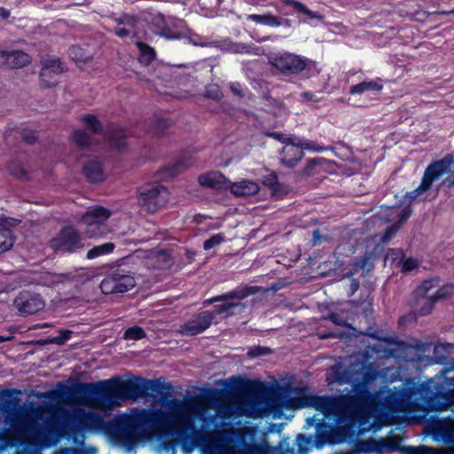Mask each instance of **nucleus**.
<instances>
[{"mask_svg": "<svg viewBox=\"0 0 454 454\" xmlns=\"http://www.w3.org/2000/svg\"><path fill=\"white\" fill-rule=\"evenodd\" d=\"M204 411L199 401L176 397L164 402L160 409H136L109 420L82 407H54L41 424V448L55 445L67 435L98 431L130 450L148 429H152L185 443L206 447L215 454L225 453L230 438L224 431L209 432L196 427V419L201 418Z\"/></svg>", "mask_w": 454, "mask_h": 454, "instance_id": "1", "label": "nucleus"}, {"mask_svg": "<svg viewBox=\"0 0 454 454\" xmlns=\"http://www.w3.org/2000/svg\"><path fill=\"white\" fill-rule=\"evenodd\" d=\"M373 340L394 344L389 348L380 345H367L363 350L348 356V366L337 363L328 369H415L439 364L442 369H454V343L423 341L413 339L411 343L398 340L395 337H380L377 331L365 333Z\"/></svg>", "mask_w": 454, "mask_h": 454, "instance_id": "2", "label": "nucleus"}, {"mask_svg": "<svg viewBox=\"0 0 454 454\" xmlns=\"http://www.w3.org/2000/svg\"><path fill=\"white\" fill-rule=\"evenodd\" d=\"M354 372L364 371H333V373L326 377L328 385L334 382L340 385L351 383L353 393L337 395L334 400L326 404V409L318 410L325 416H333L335 427L327 430L325 424L317 425V449L322 448L326 442H343L351 438L356 429L358 434H364L371 430L377 432L381 428V425L370 422L373 412V396L364 382L353 381Z\"/></svg>", "mask_w": 454, "mask_h": 454, "instance_id": "3", "label": "nucleus"}, {"mask_svg": "<svg viewBox=\"0 0 454 454\" xmlns=\"http://www.w3.org/2000/svg\"><path fill=\"white\" fill-rule=\"evenodd\" d=\"M153 381L132 376L121 380L116 376L96 384H84L83 388L90 397L89 405L102 411H111L127 400L137 401L147 396Z\"/></svg>", "mask_w": 454, "mask_h": 454, "instance_id": "4", "label": "nucleus"}, {"mask_svg": "<svg viewBox=\"0 0 454 454\" xmlns=\"http://www.w3.org/2000/svg\"><path fill=\"white\" fill-rule=\"evenodd\" d=\"M373 412L372 418L374 422L381 427L387 424L389 415L398 413H412L417 411L418 404L411 401L410 392L404 388L400 390L387 389L386 391L373 394Z\"/></svg>", "mask_w": 454, "mask_h": 454, "instance_id": "5", "label": "nucleus"}, {"mask_svg": "<svg viewBox=\"0 0 454 454\" xmlns=\"http://www.w3.org/2000/svg\"><path fill=\"white\" fill-rule=\"evenodd\" d=\"M446 176L441 183L448 188L454 186V156L447 154L440 160H433L426 168L420 184L413 191L407 192L404 198L413 203L420 195L427 192L433 184Z\"/></svg>", "mask_w": 454, "mask_h": 454, "instance_id": "6", "label": "nucleus"}, {"mask_svg": "<svg viewBox=\"0 0 454 454\" xmlns=\"http://www.w3.org/2000/svg\"><path fill=\"white\" fill-rule=\"evenodd\" d=\"M307 386L294 387L290 383L279 386L277 398L280 404L286 409L314 408L317 411L326 409V404L335 399V395H309Z\"/></svg>", "mask_w": 454, "mask_h": 454, "instance_id": "7", "label": "nucleus"}, {"mask_svg": "<svg viewBox=\"0 0 454 454\" xmlns=\"http://www.w3.org/2000/svg\"><path fill=\"white\" fill-rule=\"evenodd\" d=\"M262 287L257 286H240L229 292L222 294L221 296H226L227 299L220 301L213 306V309L207 310L211 316V321L217 323L219 320L227 319L237 315L247 308L243 300L250 295L256 294Z\"/></svg>", "mask_w": 454, "mask_h": 454, "instance_id": "8", "label": "nucleus"}, {"mask_svg": "<svg viewBox=\"0 0 454 454\" xmlns=\"http://www.w3.org/2000/svg\"><path fill=\"white\" fill-rule=\"evenodd\" d=\"M270 63L278 74L285 76L301 75L309 79L320 74L315 61L294 53H283L270 59Z\"/></svg>", "mask_w": 454, "mask_h": 454, "instance_id": "9", "label": "nucleus"}, {"mask_svg": "<svg viewBox=\"0 0 454 454\" xmlns=\"http://www.w3.org/2000/svg\"><path fill=\"white\" fill-rule=\"evenodd\" d=\"M150 23L153 32L166 39H181L188 34L185 21L173 16L157 13L152 16Z\"/></svg>", "mask_w": 454, "mask_h": 454, "instance_id": "10", "label": "nucleus"}, {"mask_svg": "<svg viewBox=\"0 0 454 454\" xmlns=\"http://www.w3.org/2000/svg\"><path fill=\"white\" fill-rule=\"evenodd\" d=\"M136 286L135 278L129 271L116 268L106 273L100 282L101 292L107 294H124Z\"/></svg>", "mask_w": 454, "mask_h": 454, "instance_id": "11", "label": "nucleus"}, {"mask_svg": "<svg viewBox=\"0 0 454 454\" xmlns=\"http://www.w3.org/2000/svg\"><path fill=\"white\" fill-rule=\"evenodd\" d=\"M168 200V191L163 185H149L138 190L137 202L147 213H154Z\"/></svg>", "mask_w": 454, "mask_h": 454, "instance_id": "12", "label": "nucleus"}, {"mask_svg": "<svg viewBox=\"0 0 454 454\" xmlns=\"http://www.w3.org/2000/svg\"><path fill=\"white\" fill-rule=\"evenodd\" d=\"M324 318L331 321L336 325L345 326L346 328L337 331L317 330V336L319 340L339 339L349 346L356 339L357 335L356 328L351 325L347 324L338 313L330 312L324 316Z\"/></svg>", "mask_w": 454, "mask_h": 454, "instance_id": "13", "label": "nucleus"}, {"mask_svg": "<svg viewBox=\"0 0 454 454\" xmlns=\"http://www.w3.org/2000/svg\"><path fill=\"white\" fill-rule=\"evenodd\" d=\"M50 247L54 251L74 253L83 247L80 233L73 226L63 227L59 234L51 239Z\"/></svg>", "mask_w": 454, "mask_h": 454, "instance_id": "14", "label": "nucleus"}, {"mask_svg": "<svg viewBox=\"0 0 454 454\" xmlns=\"http://www.w3.org/2000/svg\"><path fill=\"white\" fill-rule=\"evenodd\" d=\"M399 450V441L397 439L380 438V440L374 438H368L367 440H358L355 442V450L353 453L356 454H385L387 452H394Z\"/></svg>", "mask_w": 454, "mask_h": 454, "instance_id": "15", "label": "nucleus"}, {"mask_svg": "<svg viewBox=\"0 0 454 454\" xmlns=\"http://www.w3.org/2000/svg\"><path fill=\"white\" fill-rule=\"evenodd\" d=\"M13 305L22 316H28L42 310L45 305L43 297L29 290H22L15 297Z\"/></svg>", "mask_w": 454, "mask_h": 454, "instance_id": "16", "label": "nucleus"}, {"mask_svg": "<svg viewBox=\"0 0 454 454\" xmlns=\"http://www.w3.org/2000/svg\"><path fill=\"white\" fill-rule=\"evenodd\" d=\"M213 322L209 312L203 310L195 313L180 325V332L184 336H197L207 330Z\"/></svg>", "mask_w": 454, "mask_h": 454, "instance_id": "17", "label": "nucleus"}, {"mask_svg": "<svg viewBox=\"0 0 454 454\" xmlns=\"http://www.w3.org/2000/svg\"><path fill=\"white\" fill-rule=\"evenodd\" d=\"M63 73L62 62L59 59H47L40 72V86L49 89L59 83V76Z\"/></svg>", "mask_w": 454, "mask_h": 454, "instance_id": "18", "label": "nucleus"}, {"mask_svg": "<svg viewBox=\"0 0 454 454\" xmlns=\"http://www.w3.org/2000/svg\"><path fill=\"white\" fill-rule=\"evenodd\" d=\"M103 137L114 150L123 153L128 149L127 135L121 126L108 125L103 132Z\"/></svg>", "mask_w": 454, "mask_h": 454, "instance_id": "19", "label": "nucleus"}, {"mask_svg": "<svg viewBox=\"0 0 454 454\" xmlns=\"http://www.w3.org/2000/svg\"><path fill=\"white\" fill-rule=\"evenodd\" d=\"M30 61V56L23 51H0V67L17 69L27 66Z\"/></svg>", "mask_w": 454, "mask_h": 454, "instance_id": "20", "label": "nucleus"}, {"mask_svg": "<svg viewBox=\"0 0 454 454\" xmlns=\"http://www.w3.org/2000/svg\"><path fill=\"white\" fill-rule=\"evenodd\" d=\"M454 403V390L445 393H434L426 402L428 411H447Z\"/></svg>", "mask_w": 454, "mask_h": 454, "instance_id": "21", "label": "nucleus"}, {"mask_svg": "<svg viewBox=\"0 0 454 454\" xmlns=\"http://www.w3.org/2000/svg\"><path fill=\"white\" fill-rule=\"evenodd\" d=\"M111 216V211L102 206L90 207L82 215V223L86 226L95 227L97 223H106Z\"/></svg>", "mask_w": 454, "mask_h": 454, "instance_id": "22", "label": "nucleus"}, {"mask_svg": "<svg viewBox=\"0 0 454 454\" xmlns=\"http://www.w3.org/2000/svg\"><path fill=\"white\" fill-rule=\"evenodd\" d=\"M82 174L91 184L102 183L106 179L105 170L100 161L93 160L84 162Z\"/></svg>", "mask_w": 454, "mask_h": 454, "instance_id": "23", "label": "nucleus"}, {"mask_svg": "<svg viewBox=\"0 0 454 454\" xmlns=\"http://www.w3.org/2000/svg\"><path fill=\"white\" fill-rule=\"evenodd\" d=\"M304 150L303 146H284L280 153L281 164L289 168H295L303 158Z\"/></svg>", "mask_w": 454, "mask_h": 454, "instance_id": "24", "label": "nucleus"}, {"mask_svg": "<svg viewBox=\"0 0 454 454\" xmlns=\"http://www.w3.org/2000/svg\"><path fill=\"white\" fill-rule=\"evenodd\" d=\"M198 182L201 186L212 189H220L225 187L228 183L226 176L221 172L213 171L200 175Z\"/></svg>", "mask_w": 454, "mask_h": 454, "instance_id": "25", "label": "nucleus"}, {"mask_svg": "<svg viewBox=\"0 0 454 454\" xmlns=\"http://www.w3.org/2000/svg\"><path fill=\"white\" fill-rule=\"evenodd\" d=\"M434 427L446 442L454 444V423L442 420L437 421ZM446 454H454V445L447 450Z\"/></svg>", "mask_w": 454, "mask_h": 454, "instance_id": "26", "label": "nucleus"}, {"mask_svg": "<svg viewBox=\"0 0 454 454\" xmlns=\"http://www.w3.org/2000/svg\"><path fill=\"white\" fill-rule=\"evenodd\" d=\"M235 403L242 405L240 408L241 413H247L248 408L252 406L254 403H256L258 399V392L255 388H244L240 391L239 395L234 397Z\"/></svg>", "mask_w": 454, "mask_h": 454, "instance_id": "27", "label": "nucleus"}, {"mask_svg": "<svg viewBox=\"0 0 454 454\" xmlns=\"http://www.w3.org/2000/svg\"><path fill=\"white\" fill-rule=\"evenodd\" d=\"M192 163L191 157L183 156L174 164L164 167L160 173L166 176L174 177L185 171Z\"/></svg>", "mask_w": 454, "mask_h": 454, "instance_id": "28", "label": "nucleus"}, {"mask_svg": "<svg viewBox=\"0 0 454 454\" xmlns=\"http://www.w3.org/2000/svg\"><path fill=\"white\" fill-rule=\"evenodd\" d=\"M248 20L254 21L257 24L278 27L283 26L284 24H288L289 20L286 19H281L279 17L274 16L272 14H251L248 16Z\"/></svg>", "mask_w": 454, "mask_h": 454, "instance_id": "29", "label": "nucleus"}, {"mask_svg": "<svg viewBox=\"0 0 454 454\" xmlns=\"http://www.w3.org/2000/svg\"><path fill=\"white\" fill-rule=\"evenodd\" d=\"M282 144H284L285 146H303V148L308 151L322 152L324 150L323 147L317 146L314 141L300 138L294 135H286Z\"/></svg>", "mask_w": 454, "mask_h": 454, "instance_id": "30", "label": "nucleus"}, {"mask_svg": "<svg viewBox=\"0 0 454 454\" xmlns=\"http://www.w3.org/2000/svg\"><path fill=\"white\" fill-rule=\"evenodd\" d=\"M286 6H290L296 13L305 15L308 20H322L323 16L317 12L309 9L304 4L297 0H283Z\"/></svg>", "mask_w": 454, "mask_h": 454, "instance_id": "31", "label": "nucleus"}, {"mask_svg": "<svg viewBox=\"0 0 454 454\" xmlns=\"http://www.w3.org/2000/svg\"><path fill=\"white\" fill-rule=\"evenodd\" d=\"M259 187L256 183L248 180H243L239 183H235L231 186V192L237 196H248L254 194L258 192Z\"/></svg>", "mask_w": 454, "mask_h": 454, "instance_id": "32", "label": "nucleus"}, {"mask_svg": "<svg viewBox=\"0 0 454 454\" xmlns=\"http://www.w3.org/2000/svg\"><path fill=\"white\" fill-rule=\"evenodd\" d=\"M262 184L271 191L274 196H279L286 192L284 184L278 181V176L274 172L263 176Z\"/></svg>", "mask_w": 454, "mask_h": 454, "instance_id": "33", "label": "nucleus"}, {"mask_svg": "<svg viewBox=\"0 0 454 454\" xmlns=\"http://www.w3.org/2000/svg\"><path fill=\"white\" fill-rule=\"evenodd\" d=\"M383 86L376 81H364L349 88V94L362 95L365 91H380Z\"/></svg>", "mask_w": 454, "mask_h": 454, "instance_id": "34", "label": "nucleus"}, {"mask_svg": "<svg viewBox=\"0 0 454 454\" xmlns=\"http://www.w3.org/2000/svg\"><path fill=\"white\" fill-rule=\"evenodd\" d=\"M71 138L77 147L90 150L91 137L84 129H77L74 130L71 135Z\"/></svg>", "mask_w": 454, "mask_h": 454, "instance_id": "35", "label": "nucleus"}, {"mask_svg": "<svg viewBox=\"0 0 454 454\" xmlns=\"http://www.w3.org/2000/svg\"><path fill=\"white\" fill-rule=\"evenodd\" d=\"M137 48L139 50V61L140 63L148 66L150 65L156 57V52L153 47L145 43H137Z\"/></svg>", "mask_w": 454, "mask_h": 454, "instance_id": "36", "label": "nucleus"}, {"mask_svg": "<svg viewBox=\"0 0 454 454\" xmlns=\"http://www.w3.org/2000/svg\"><path fill=\"white\" fill-rule=\"evenodd\" d=\"M15 241L12 231L9 228L0 226V254L10 250Z\"/></svg>", "mask_w": 454, "mask_h": 454, "instance_id": "37", "label": "nucleus"}, {"mask_svg": "<svg viewBox=\"0 0 454 454\" xmlns=\"http://www.w3.org/2000/svg\"><path fill=\"white\" fill-rule=\"evenodd\" d=\"M81 120L85 124L86 128L93 134H103V124L95 114H83Z\"/></svg>", "mask_w": 454, "mask_h": 454, "instance_id": "38", "label": "nucleus"}, {"mask_svg": "<svg viewBox=\"0 0 454 454\" xmlns=\"http://www.w3.org/2000/svg\"><path fill=\"white\" fill-rule=\"evenodd\" d=\"M9 174L17 179L22 181H28L30 179L28 172L24 166L16 160L11 161L7 166Z\"/></svg>", "mask_w": 454, "mask_h": 454, "instance_id": "39", "label": "nucleus"}, {"mask_svg": "<svg viewBox=\"0 0 454 454\" xmlns=\"http://www.w3.org/2000/svg\"><path fill=\"white\" fill-rule=\"evenodd\" d=\"M115 246L112 242H107L99 246H95L91 249H90L87 253V259H94L101 255L111 254Z\"/></svg>", "mask_w": 454, "mask_h": 454, "instance_id": "40", "label": "nucleus"}, {"mask_svg": "<svg viewBox=\"0 0 454 454\" xmlns=\"http://www.w3.org/2000/svg\"><path fill=\"white\" fill-rule=\"evenodd\" d=\"M440 278H431L425 279L421 282V284L415 289V295L418 298H424L427 296V293L433 289L434 287L439 285Z\"/></svg>", "mask_w": 454, "mask_h": 454, "instance_id": "41", "label": "nucleus"}, {"mask_svg": "<svg viewBox=\"0 0 454 454\" xmlns=\"http://www.w3.org/2000/svg\"><path fill=\"white\" fill-rule=\"evenodd\" d=\"M67 53L69 58L75 62H86L90 58V54L87 50L83 49L80 45L70 46Z\"/></svg>", "mask_w": 454, "mask_h": 454, "instance_id": "42", "label": "nucleus"}, {"mask_svg": "<svg viewBox=\"0 0 454 454\" xmlns=\"http://www.w3.org/2000/svg\"><path fill=\"white\" fill-rule=\"evenodd\" d=\"M118 26H125L137 31L139 23V18L134 14L123 13L119 18L115 19Z\"/></svg>", "mask_w": 454, "mask_h": 454, "instance_id": "43", "label": "nucleus"}, {"mask_svg": "<svg viewBox=\"0 0 454 454\" xmlns=\"http://www.w3.org/2000/svg\"><path fill=\"white\" fill-rule=\"evenodd\" d=\"M146 333L143 327L134 325L127 328L122 338L126 340H140L145 338Z\"/></svg>", "mask_w": 454, "mask_h": 454, "instance_id": "44", "label": "nucleus"}, {"mask_svg": "<svg viewBox=\"0 0 454 454\" xmlns=\"http://www.w3.org/2000/svg\"><path fill=\"white\" fill-rule=\"evenodd\" d=\"M95 225L96 226H93V228L91 226H86L85 234L87 237L90 239H98L104 237L108 231L106 223H97Z\"/></svg>", "mask_w": 454, "mask_h": 454, "instance_id": "45", "label": "nucleus"}, {"mask_svg": "<svg viewBox=\"0 0 454 454\" xmlns=\"http://www.w3.org/2000/svg\"><path fill=\"white\" fill-rule=\"evenodd\" d=\"M169 127L168 120L164 118H156L153 121L152 130L154 136L163 137Z\"/></svg>", "mask_w": 454, "mask_h": 454, "instance_id": "46", "label": "nucleus"}, {"mask_svg": "<svg viewBox=\"0 0 454 454\" xmlns=\"http://www.w3.org/2000/svg\"><path fill=\"white\" fill-rule=\"evenodd\" d=\"M454 293V286L447 284L440 288L431 296L436 302L440 300H447L452 296Z\"/></svg>", "mask_w": 454, "mask_h": 454, "instance_id": "47", "label": "nucleus"}, {"mask_svg": "<svg viewBox=\"0 0 454 454\" xmlns=\"http://www.w3.org/2000/svg\"><path fill=\"white\" fill-rule=\"evenodd\" d=\"M58 335L52 337L48 340L49 343H54L57 345H63L65 344L68 340L71 339L74 332L69 329H59L58 331Z\"/></svg>", "mask_w": 454, "mask_h": 454, "instance_id": "48", "label": "nucleus"}, {"mask_svg": "<svg viewBox=\"0 0 454 454\" xmlns=\"http://www.w3.org/2000/svg\"><path fill=\"white\" fill-rule=\"evenodd\" d=\"M296 444L298 447V454H308L311 445V437L299 434L296 436Z\"/></svg>", "mask_w": 454, "mask_h": 454, "instance_id": "49", "label": "nucleus"}, {"mask_svg": "<svg viewBox=\"0 0 454 454\" xmlns=\"http://www.w3.org/2000/svg\"><path fill=\"white\" fill-rule=\"evenodd\" d=\"M272 353V349L268 347L254 346L251 347L247 355L250 358H256L263 356H267Z\"/></svg>", "mask_w": 454, "mask_h": 454, "instance_id": "50", "label": "nucleus"}, {"mask_svg": "<svg viewBox=\"0 0 454 454\" xmlns=\"http://www.w3.org/2000/svg\"><path fill=\"white\" fill-rule=\"evenodd\" d=\"M224 241V236L223 233H217L212 235L209 239H206L203 244V248L205 250H210L215 247L220 245Z\"/></svg>", "mask_w": 454, "mask_h": 454, "instance_id": "51", "label": "nucleus"}, {"mask_svg": "<svg viewBox=\"0 0 454 454\" xmlns=\"http://www.w3.org/2000/svg\"><path fill=\"white\" fill-rule=\"evenodd\" d=\"M419 266L417 259L413 257L403 258L402 260L401 270L403 273L411 272Z\"/></svg>", "mask_w": 454, "mask_h": 454, "instance_id": "52", "label": "nucleus"}, {"mask_svg": "<svg viewBox=\"0 0 454 454\" xmlns=\"http://www.w3.org/2000/svg\"><path fill=\"white\" fill-rule=\"evenodd\" d=\"M436 301L430 296L427 299L425 303L419 309L418 314L419 316H427L431 314Z\"/></svg>", "mask_w": 454, "mask_h": 454, "instance_id": "53", "label": "nucleus"}, {"mask_svg": "<svg viewBox=\"0 0 454 454\" xmlns=\"http://www.w3.org/2000/svg\"><path fill=\"white\" fill-rule=\"evenodd\" d=\"M418 320V315L414 311H410L405 315H403L398 319V325L401 326H406L408 325L416 323Z\"/></svg>", "mask_w": 454, "mask_h": 454, "instance_id": "54", "label": "nucleus"}, {"mask_svg": "<svg viewBox=\"0 0 454 454\" xmlns=\"http://www.w3.org/2000/svg\"><path fill=\"white\" fill-rule=\"evenodd\" d=\"M205 97L214 100H220L223 98V92L217 85H211L207 88Z\"/></svg>", "mask_w": 454, "mask_h": 454, "instance_id": "55", "label": "nucleus"}, {"mask_svg": "<svg viewBox=\"0 0 454 454\" xmlns=\"http://www.w3.org/2000/svg\"><path fill=\"white\" fill-rule=\"evenodd\" d=\"M398 231V226L396 224H392L390 226H388L384 233L382 234L381 238H380V241L381 243L383 244H386L387 242H389L396 234Z\"/></svg>", "mask_w": 454, "mask_h": 454, "instance_id": "56", "label": "nucleus"}, {"mask_svg": "<svg viewBox=\"0 0 454 454\" xmlns=\"http://www.w3.org/2000/svg\"><path fill=\"white\" fill-rule=\"evenodd\" d=\"M17 332H18V327L15 325H11L8 328L4 329L0 333V343L12 340L14 338L15 333H17Z\"/></svg>", "mask_w": 454, "mask_h": 454, "instance_id": "57", "label": "nucleus"}, {"mask_svg": "<svg viewBox=\"0 0 454 454\" xmlns=\"http://www.w3.org/2000/svg\"><path fill=\"white\" fill-rule=\"evenodd\" d=\"M137 31H133L131 28L125 26H118L114 28V35L120 38H125L130 35H137Z\"/></svg>", "mask_w": 454, "mask_h": 454, "instance_id": "58", "label": "nucleus"}, {"mask_svg": "<svg viewBox=\"0 0 454 454\" xmlns=\"http://www.w3.org/2000/svg\"><path fill=\"white\" fill-rule=\"evenodd\" d=\"M206 398L211 403H219L223 396V392L217 389H208L205 394Z\"/></svg>", "mask_w": 454, "mask_h": 454, "instance_id": "59", "label": "nucleus"}, {"mask_svg": "<svg viewBox=\"0 0 454 454\" xmlns=\"http://www.w3.org/2000/svg\"><path fill=\"white\" fill-rule=\"evenodd\" d=\"M155 258L163 263H169L171 262V253L168 249H160L156 252Z\"/></svg>", "mask_w": 454, "mask_h": 454, "instance_id": "60", "label": "nucleus"}, {"mask_svg": "<svg viewBox=\"0 0 454 454\" xmlns=\"http://www.w3.org/2000/svg\"><path fill=\"white\" fill-rule=\"evenodd\" d=\"M428 451V450H431L429 449V447L427 446H419V447H415V446H407V447H404L403 449V451L405 453V454H423V451Z\"/></svg>", "mask_w": 454, "mask_h": 454, "instance_id": "61", "label": "nucleus"}, {"mask_svg": "<svg viewBox=\"0 0 454 454\" xmlns=\"http://www.w3.org/2000/svg\"><path fill=\"white\" fill-rule=\"evenodd\" d=\"M225 299H227L226 296H221V294L215 295V296H212L210 298L205 299L202 301V305H203V307H208L210 305H215V303H218L220 301H223V300H225Z\"/></svg>", "mask_w": 454, "mask_h": 454, "instance_id": "62", "label": "nucleus"}, {"mask_svg": "<svg viewBox=\"0 0 454 454\" xmlns=\"http://www.w3.org/2000/svg\"><path fill=\"white\" fill-rule=\"evenodd\" d=\"M225 299H227L226 296H221V294L215 295V296H212L210 298L205 299L202 301V305H203V307H208L210 305H215V303H218L220 301H223V300H225Z\"/></svg>", "mask_w": 454, "mask_h": 454, "instance_id": "63", "label": "nucleus"}, {"mask_svg": "<svg viewBox=\"0 0 454 454\" xmlns=\"http://www.w3.org/2000/svg\"><path fill=\"white\" fill-rule=\"evenodd\" d=\"M2 395V403H0L1 407H10L11 405V398H12V393L9 390H3L1 392Z\"/></svg>", "mask_w": 454, "mask_h": 454, "instance_id": "64", "label": "nucleus"}]
</instances>
